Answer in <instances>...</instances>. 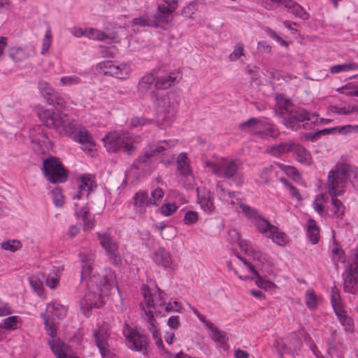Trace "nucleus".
<instances>
[{"mask_svg":"<svg viewBox=\"0 0 358 358\" xmlns=\"http://www.w3.org/2000/svg\"><path fill=\"white\" fill-rule=\"evenodd\" d=\"M79 257L82 262L81 283L87 289L80 301V311L90 317L93 308H99L104 303L103 295L108 294L112 288H118L115 273L110 268H104L101 273L97 271L93 252L80 251Z\"/></svg>","mask_w":358,"mask_h":358,"instance_id":"obj_1","label":"nucleus"},{"mask_svg":"<svg viewBox=\"0 0 358 358\" xmlns=\"http://www.w3.org/2000/svg\"><path fill=\"white\" fill-rule=\"evenodd\" d=\"M38 117L47 127L52 128L59 134L70 137L79 143L85 152H91L94 150L95 143L87 130L78 125L66 114L45 109L39 111Z\"/></svg>","mask_w":358,"mask_h":358,"instance_id":"obj_2","label":"nucleus"},{"mask_svg":"<svg viewBox=\"0 0 358 358\" xmlns=\"http://www.w3.org/2000/svg\"><path fill=\"white\" fill-rule=\"evenodd\" d=\"M231 206L236 208L237 212L242 213L245 217L251 220L257 230L266 238L271 239L273 243L280 246H285L288 242L287 236L280 231L278 227L271 224L258 214L257 210L246 205L238 197L236 201L231 199Z\"/></svg>","mask_w":358,"mask_h":358,"instance_id":"obj_3","label":"nucleus"},{"mask_svg":"<svg viewBox=\"0 0 358 358\" xmlns=\"http://www.w3.org/2000/svg\"><path fill=\"white\" fill-rule=\"evenodd\" d=\"M203 166L213 174L232 180L236 185L243 182V175L241 163L239 159H228L222 158L217 162L202 158Z\"/></svg>","mask_w":358,"mask_h":358,"instance_id":"obj_4","label":"nucleus"},{"mask_svg":"<svg viewBox=\"0 0 358 358\" xmlns=\"http://www.w3.org/2000/svg\"><path fill=\"white\" fill-rule=\"evenodd\" d=\"M151 96L159 127L164 129L171 126L177 113L178 102L175 96L170 93L159 95L152 92Z\"/></svg>","mask_w":358,"mask_h":358,"instance_id":"obj_5","label":"nucleus"},{"mask_svg":"<svg viewBox=\"0 0 358 358\" xmlns=\"http://www.w3.org/2000/svg\"><path fill=\"white\" fill-rule=\"evenodd\" d=\"M348 164L337 163L328 173L327 189L330 196H339L345 194L348 185Z\"/></svg>","mask_w":358,"mask_h":358,"instance_id":"obj_6","label":"nucleus"},{"mask_svg":"<svg viewBox=\"0 0 358 358\" xmlns=\"http://www.w3.org/2000/svg\"><path fill=\"white\" fill-rule=\"evenodd\" d=\"M144 301L140 306L143 312V320L145 327L152 334V338L159 350H164V346L161 337L159 329L157 327V320L153 315V301L151 300L149 291L147 289H143Z\"/></svg>","mask_w":358,"mask_h":358,"instance_id":"obj_7","label":"nucleus"},{"mask_svg":"<svg viewBox=\"0 0 358 358\" xmlns=\"http://www.w3.org/2000/svg\"><path fill=\"white\" fill-rule=\"evenodd\" d=\"M103 145L108 152H116L123 149L130 155L136 150L134 137L127 131H111L103 138Z\"/></svg>","mask_w":358,"mask_h":358,"instance_id":"obj_8","label":"nucleus"},{"mask_svg":"<svg viewBox=\"0 0 358 358\" xmlns=\"http://www.w3.org/2000/svg\"><path fill=\"white\" fill-rule=\"evenodd\" d=\"M343 276L345 292L352 294L358 293V248L349 257Z\"/></svg>","mask_w":358,"mask_h":358,"instance_id":"obj_9","label":"nucleus"},{"mask_svg":"<svg viewBox=\"0 0 358 358\" xmlns=\"http://www.w3.org/2000/svg\"><path fill=\"white\" fill-rule=\"evenodd\" d=\"M242 130L253 135H257L262 138H275L278 135L275 128L266 120L251 118L240 124Z\"/></svg>","mask_w":358,"mask_h":358,"instance_id":"obj_10","label":"nucleus"},{"mask_svg":"<svg viewBox=\"0 0 358 358\" xmlns=\"http://www.w3.org/2000/svg\"><path fill=\"white\" fill-rule=\"evenodd\" d=\"M93 336L102 358H119L108 350L110 328L108 323L99 320L93 329Z\"/></svg>","mask_w":358,"mask_h":358,"instance_id":"obj_11","label":"nucleus"},{"mask_svg":"<svg viewBox=\"0 0 358 358\" xmlns=\"http://www.w3.org/2000/svg\"><path fill=\"white\" fill-rule=\"evenodd\" d=\"M96 236L109 260H110L115 266L120 265L122 257L117 240L107 231L102 233L97 232Z\"/></svg>","mask_w":358,"mask_h":358,"instance_id":"obj_12","label":"nucleus"},{"mask_svg":"<svg viewBox=\"0 0 358 358\" xmlns=\"http://www.w3.org/2000/svg\"><path fill=\"white\" fill-rule=\"evenodd\" d=\"M42 171L45 178L52 183L62 182L66 180L67 173L60 161L54 157L43 161Z\"/></svg>","mask_w":358,"mask_h":358,"instance_id":"obj_13","label":"nucleus"},{"mask_svg":"<svg viewBox=\"0 0 358 358\" xmlns=\"http://www.w3.org/2000/svg\"><path fill=\"white\" fill-rule=\"evenodd\" d=\"M284 122L286 127L294 130L301 128V123H303V127L308 129L310 127L309 122L310 124L318 122V115L308 113L303 109H299L290 114L288 117H285Z\"/></svg>","mask_w":358,"mask_h":358,"instance_id":"obj_14","label":"nucleus"},{"mask_svg":"<svg viewBox=\"0 0 358 358\" xmlns=\"http://www.w3.org/2000/svg\"><path fill=\"white\" fill-rule=\"evenodd\" d=\"M100 73L114 76L120 80L127 79L131 71V65L127 63L114 64L111 61H103L96 65Z\"/></svg>","mask_w":358,"mask_h":358,"instance_id":"obj_15","label":"nucleus"},{"mask_svg":"<svg viewBox=\"0 0 358 358\" xmlns=\"http://www.w3.org/2000/svg\"><path fill=\"white\" fill-rule=\"evenodd\" d=\"M178 143L176 139H169L159 141L149 147V150L145 152L144 155L139 157L138 163L148 164L152 161V157H161L166 153Z\"/></svg>","mask_w":358,"mask_h":358,"instance_id":"obj_16","label":"nucleus"},{"mask_svg":"<svg viewBox=\"0 0 358 358\" xmlns=\"http://www.w3.org/2000/svg\"><path fill=\"white\" fill-rule=\"evenodd\" d=\"M123 335L125 337L126 344L130 349L143 352L147 350V338L140 334L136 328L125 324Z\"/></svg>","mask_w":358,"mask_h":358,"instance_id":"obj_17","label":"nucleus"},{"mask_svg":"<svg viewBox=\"0 0 358 358\" xmlns=\"http://www.w3.org/2000/svg\"><path fill=\"white\" fill-rule=\"evenodd\" d=\"M96 187L95 176L92 174H84L78 180L76 193L73 196V199H80L88 196Z\"/></svg>","mask_w":358,"mask_h":358,"instance_id":"obj_18","label":"nucleus"},{"mask_svg":"<svg viewBox=\"0 0 358 358\" xmlns=\"http://www.w3.org/2000/svg\"><path fill=\"white\" fill-rule=\"evenodd\" d=\"M205 327L208 330L209 336L215 343L217 348L227 350L229 348L227 334L225 331L218 329L210 321L206 322Z\"/></svg>","mask_w":358,"mask_h":358,"instance_id":"obj_19","label":"nucleus"},{"mask_svg":"<svg viewBox=\"0 0 358 358\" xmlns=\"http://www.w3.org/2000/svg\"><path fill=\"white\" fill-rule=\"evenodd\" d=\"M240 248L262 265H270L271 263L270 257L266 253L262 252L257 246L251 245L249 241L241 242Z\"/></svg>","mask_w":358,"mask_h":358,"instance_id":"obj_20","label":"nucleus"},{"mask_svg":"<svg viewBox=\"0 0 358 358\" xmlns=\"http://www.w3.org/2000/svg\"><path fill=\"white\" fill-rule=\"evenodd\" d=\"M180 78V73L178 70L170 72L163 71L155 76V86L159 90H166L172 86Z\"/></svg>","mask_w":358,"mask_h":358,"instance_id":"obj_21","label":"nucleus"},{"mask_svg":"<svg viewBox=\"0 0 358 358\" xmlns=\"http://www.w3.org/2000/svg\"><path fill=\"white\" fill-rule=\"evenodd\" d=\"M191 161L186 152H181L176 159L177 171L190 183L194 181Z\"/></svg>","mask_w":358,"mask_h":358,"instance_id":"obj_22","label":"nucleus"},{"mask_svg":"<svg viewBox=\"0 0 358 358\" xmlns=\"http://www.w3.org/2000/svg\"><path fill=\"white\" fill-rule=\"evenodd\" d=\"M144 289H147L149 291V295L153 301V310L155 309L158 314H162V308L166 301V294L157 287L152 289L148 285H143L141 287V294L143 297Z\"/></svg>","mask_w":358,"mask_h":358,"instance_id":"obj_23","label":"nucleus"},{"mask_svg":"<svg viewBox=\"0 0 358 358\" xmlns=\"http://www.w3.org/2000/svg\"><path fill=\"white\" fill-rule=\"evenodd\" d=\"M49 345L57 358H79L70 348L59 338H52Z\"/></svg>","mask_w":358,"mask_h":358,"instance_id":"obj_24","label":"nucleus"},{"mask_svg":"<svg viewBox=\"0 0 358 358\" xmlns=\"http://www.w3.org/2000/svg\"><path fill=\"white\" fill-rule=\"evenodd\" d=\"M150 257L157 266L162 267L164 269H174L171 255L164 248H158L152 253Z\"/></svg>","mask_w":358,"mask_h":358,"instance_id":"obj_25","label":"nucleus"},{"mask_svg":"<svg viewBox=\"0 0 358 358\" xmlns=\"http://www.w3.org/2000/svg\"><path fill=\"white\" fill-rule=\"evenodd\" d=\"M134 210L140 214L145 213L148 206H152L148 193L145 191H138L133 196Z\"/></svg>","mask_w":358,"mask_h":358,"instance_id":"obj_26","label":"nucleus"},{"mask_svg":"<svg viewBox=\"0 0 358 358\" xmlns=\"http://www.w3.org/2000/svg\"><path fill=\"white\" fill-rule=\"evenodd\" d=\"M155 71L145 74L138 81L137 92L141 96L151 92L154 83H155Z\"/></svg>","mask_w":358,"mask_h":358,"instance_id":"obj_27","label":"nucleus"},{"mask_svg":"<svg viewBox=\"0 0 358 358\" xmlns=\"http://www.w3.org/2000/svg\"><path fill=\"white\" fill-rule=\"evenodd\" d=\"M32 50L27 48L12 47L8 50V55L15 63L27 60L31 55Z\"/></svg>","mask_w":358,"mask_h":358,"instance_id":"obj_28","label":"nucleus"},{"mask_svg":"<svg viewBox=\"0 0 358 358\" xmlns=\"http://www.w3.org/2000/svg\"><path fill=\"white\" fill-rule=\"evenodd\" d=\"M66 313V308L65 306L61 305L57 301H52L47 304L46 311L43 314H45L47 317L52 320L64 318Z\"/></svg>","mask_w":358,"mask_h":358,"instance_id":"obj_29","label":"nucleus"},{"mask_svg":"<svg viewBox=\"0 0 358 358\" xmlns=\"http://www.w3.org/2000/svg\"><path fill=\"white\" fill-rule=\"evenodd\" d=\"M337 318L342 325L344 331L347 333H353L355 331V323L353 319L347 313L344 308L337 309L334 311Z\"/></svg>","mask_w":358,"mask_h":358,"instance_id":"obj_30","label":"nucleus"},{"mask_svg":"<svg viewBox=\"0 0 358 358\" xmlns=\"http://www.w3.org/2000/svg\"><path fill=\"white\" fill-rule=\"evenodd\" d=\"M198 202L206 213L210 214L215 210L213 196L209 191L198 190Z\"/></svg>","mask_w":358,"mask_h":358,"instance_id":"obj_31","label":"nucleus"},{"mask_svg":"<svg viewBox=\"0 0 358 358\" xmlns=\"http://www.w3.org/2000/svg\"><path fill=\"white\" fill-rule=\"evenodd\" d=\"M292 152L296 159L301 164L310 165L312 163V157L310 152L303 146L293 143Z\"/></svg>","mask_w":358,"mask_h":358,"instance_id":"obj_32","label":"nucleus"},{"mask_svg":"<svg viewBox=\"0 0 358 358\" xmlns=\"http://www.w3.org/2000/svg\"><path fill=\"white\" fill-rule=\"evenodd\" d=\"M153 25L155 28H160L164 30L169 29L173 22V17L171 15L158 14L152 15Z\"/></svg>","mask_w":358,"mask_h":358,"instance_id":"obj_33","label":"nucleus"},{"mask_svg":"<svg viewBox=\"0 0 358 358\" xmlns=\"http://www.w3.org/2000/svg\"><path fill=\"white\" fill-rule=\"evenodd\" d=\"M87 72H79L76 74L62 76L59 82L62 86L71 87L83 83L81 77H87Z\"/></svg>","mask_w":358,"mask_h":358,"instance_id":"obj_34","label":"nucleus"},{"mask_svg":"<svg viewBox=\"0 0 358 358\" xmlns=\"http://www.w3.org/2000/svg\"><path fill=\"white\" fill-rule=\"evenodd\" d=\"M38 88L41 94L48 103H55V92L48 82L40 80L38 84Z\"/></svg>","mask_w":358,"mask_h":358,"instance_id":"obj_35","label":"nucleus"},{"mask_svg":"<svg viewBox=\"0 0 358 358\" xmlns=\"http://www.w3.org/2000/svg\"><path fill=\"white\" fill-rule=\"evenodd\" d=\"M289 11L296 17L306 20L309 18V15L306 12L304 8L294 0H287L284 5Z\"/></svg>","mask_w":358,"mask_h":358,"instance_id":"obj_36","label":"nucleus"},{"mask_svg":"<svg viewBox=\"0 0 358 358\" xmlns=\"http://www.w3.org/2000/svg\"><path fill=\"white\" fill-rule=\"evenodd\" d=\"M255 281V285L261 289H264L266 292H274L277 286L273 282L264 279L257 271L251 278Z\"/></svg>","mask_w":358,"mask_h":358,"instance_id":"obj_37","label":"nucleus"},{"mask_svg":"<svg viewBox=\"0 0 358 358\" xmlns=\"http://www.w3.org/2000/svg\"><path fill=\"white\" fill-rule=\"evenodd\" d=\"M306 235L313 244H316L320 238V228L316 222L309 220L307 222Z\"/></svg>","mask_w":358,"mask_h":358,"instance_id":"obj_38","label":"nucleus"},{"mask_svg":"<svg viewBox=\"0 0 358 358\" xmlns=\"http://www.w3.org/2000/svg\"><path fill=\"white\" fill-rule=\"evenodd\" d=\"M358 70V64L350 60L343 64H339L332 66L329 71L332 74H337L343 72L354 71Z\"/></svg>","mask_w":358,"mask_h":358,"instance_id":"obj_39","label":"nucleus"},{"mask_svg":"<svg viewBox=\"0 0 358 358\" xmlns=\"http://www.w3.org/2000/svg\"><path fill=\"white\" fill-rule=\"evenodd\" d=\"M331 197V204L328 210V214L329 216L335 217H341L344 214L345 206L343 203L338 199L337 196Z\"/></svg>","mask_w":358,"mask_h":358,"instance_id":"obj_40","label":"nucleus"},{"mask_svg":"<svg viewBox=\"0 0 358 358\" xmlns=\"http://www.w3.org/2000/svg\"><path fill=\"white\" fill-rule=\"evenodd\" d=\"M293 143H282L275 145L268 150L271 155L280 157L282 155L292 151Z\"/></svg>","mask_w":358,"mask_h":358,"instance_id":"obj_41","label":"nucleus"},{"mask_svg":"<svg viewBox=\"0 0 358 358\" xmlns=\"http://www.w3.org/2000/svg\"><path fill=\"white\" fill-rule=\"evenodd\" d=\"M216 192L218 197L224 202L231 205V199L236 201L238 199L237 193L234 192L227 191L221 183H217L216 187Z\"/></svg>","mask_w":358,"mask_h":358,"instance_id":"obj_42","label":"nucleus"},{"mask_svg":"<svg viewBox=\"0 0 358 358\" xmlns=\"http://www.w3.org/2000/svg\"><path fill=\"white\" fill-rule=\"evenodd\" d=\"M86 37L94 41H104L106 39L114 40L113 37H109L105 32L96 28H87Z\"/></svg>","mask_w":358,"mask_h":358,"instance_id":"obj_43","label":"nucleus"},{"mask_svg":"<svg viewBox=\"0 0 358 358\" xmlns=\"http://www.w3.org/2000/svg\"><path fill=\"white\" fill-rule=\"evenodd\" d=\"M152 120L144 117L134 116L128 120L130 129H141L144 126L150 124Z\"/></svg>","mask_w":358,"mask_h":358,"instance_id":"obj_44","label":"nucleus"},{"mask_svg":"<svg viewBox=\"0 0 358 358\" xmlns=\"http://www.w3.org/2000/svg\"><path fill=\"white\" fill-rule=\"evenodd\" d=\"M131 23L132 26L154 27L152 15L148 13L134 18Z\"/></svg>","mask_w":358,"mask_h":358,"instance_id":"obj_45","label":"nucleus"},{"mask_svg":"<svg viewBox=\"0 0 358 358\" xmlns=\"http://www.w3.org/2000/svg\"><path fill=\"white\" fill-rule=\"evenodd\" d=\"M21 323V319L19 316H10L5 318L2 321V326L0 327V331H2V328L13 330L18 328Z\"/></svg>","mask_w":358,"mask_h":358,"instance_id":"obj_46","label":"nucleus"},{"mask_svg":"<svg viewBox=\"0 0 358 358\" xmlns=\"http://www.w3.org/2000/svg\"><path fill=\"white\" fill-rule=\"evenodd\" d=\"M330 111L339 115L352 114V105L347 103L341 102L330 107Z\"/></svg>","mask_w":358,"mask_h":358,"instance_id":"obj_47","label":"nucleus"},{"mask_svg":"<svg viewBox=\"0 0 358 358\" xmlns=\"http://www.w3.org/2000/svg\"><path fill=\"white\" fill-rule=\"evenodd\" d=\"M331 303L334 309V311L344 308L342 303L340 295L339 289L336 286L331 287Z\"/></svg>","mask_w":358,"mask_h":358,"instance_id":"obj_48","label":"nucleus"},{"mask_svg":"<svg viewBox=\"0 0 358 358\" xmlns=\"http://www.w3.org/2000/svg\"><path fill=\"white\" fill-rule=\"evenodd\" d=\"M182 309V304L178 302L176 300H173V299H171L169 302L165 303V305H164L163 308H162V312L163 310L166 312H177V313H181ZM162 316H164V315L162 313L160 314Z\"/></svg>","mask_w":358,"mask_h":358,"instance_id":"obj_49","label":"nucleus"},{"mask_svg":"<svg viewBox=\"0 0 358 358\" xmlns=\"http://www.w3.org/2000/svg\"><path fill=\"white\" fill-rule=\"evenodd\" d=\"M338 90L341 94L346 96L358 97V85L355 83H348L339 88Z\"/></svg>","mask_w":358,"mask_h":358,"instance_id":"obj_50","label":"nucleus"},{"mask_svg":"<svg viewBox=\"0 0 358 358\" xmlns=\"http://www.w3.org/2000/svg\"><path fill=\"white\" fill-rule=\"evenodd\" d=\"M41 317L45 320V327L47 334L53 338H55V337L57 335V327L55 322L53 321L54 320L47 317L45 314H41Z\"/></svg>","mask_w":358,"mask_h":358,"instance_id":"obj_51","label":"nucleus"},{"mask_svg":"<svg viewBox=\"0 0 358 358\" xmlns=\"http://www.w3.org/2000/svg\"><path fill=\"white\" fill-rule=\"evenodd\" d=\"M328 352L329 355H333L336 350H338L340 341L337 338V332L334 331L331 333L328 340Z\"/></svg>","mask_w":358,"mask_h":358,"instance_id":"obj_52","label":"nucleus"},{"mask_svg":"<svg viewBox=\"0 0 358 358\" xmlns=\"http://www.w3.org/2000/svg\"><path fill=\"white\" fill-rule=\"evenodd\" d=\"M52 201L56 207H62L64 203V196L62 189L59 187H55L51 191Z\"/></svg>","mask_w":358,"mask_h":358,"instance_id":"obj_53","label":"nucleus"},{"mask_svg":"<svg viewBox=\"0 0 358 358\" xmlns=\"http://www.w3.org/2000/svg\"><path fill=\"white\" fill-rule=\"evenodd\" d=\"M164 196V192L163 189L160 187L153 188L151 191V201L152 206H158Z\"/></svg>","mask_w":358,"mask_h":358,"instance_id":"obj_54","label":"nucleus"},{"mask_svg":"<svg viewBox=\"0 0 358 358\" xmlns=\"http://www.w3.org/2000/svg\"><path fill=\"white\" fill-rule=\"evenodd\" d=\"M199 2L198 1H193L183 8V14L189 18H193V15L196 13L199 9Z\"/></svg>","mask_w":358,"mask_h":358,"instance_id":"obj_55","label":"nucleus"},{"mask_svg":"<svg viewBox=\"0 0 358 358\" xmlns=\"http://www.w3.org/2000/svg\"><path fill=\"white\" fill-rule=\"evenodd\" d=\"M178 208V206L175 203H166L161 206L159 211L162 215L168 217L176 212Z\"/></svg>","mask_w":358,"mask_h":358,"instance_id":"obj_56","label":"nucleus"},{"mask_svg":"<svg viewBox=\"0 0 358 358\" xmlns=\"http://www.w3.org/2000/svg\"><path fill=\"white\" fill-rule=\"evenodd\" d=\"M318 302V298L315 292L311 289H308L306 292V304L310 309L316 308Z\"/></svg>","mask_w":358,"mask_h":358,"instance_id":"obj_57","label":"nucleus"},{"mask_svg":"<svg viewBox=\"0 0 358 358\" xmlns=\"http://www.w3.org/2000/svg\"><path fill=\"white\" fill-rule=\"evenodd\" d=\"M274 346L279 354L280 358H282L284 353H289L291 352L290 348L287 346L283 338H277L275 341Z\"/></svg>","mask_w":358,"mask_h":358,"instance_id":"obj_58","label":"nucleus"},{"mask_svg":"<svg viewBox=\"0 0 358 358\" xmlns=\"http://www.w3.org/2000/svg\"><path fill=\"white\" fill-rule=\"evenodd\" d=\"M29 283L34 292L41 296L43 294V282L36 276H31L29 278Z\"/></svg>","mask_w":358,"mask_h":358,"instance_id":"obj_59","label":"nucleus"},{"mask_svg":"<svg viewBox=\"0 0 358 358\" xmlns=\"http://www.w3.org/2000/svg\"><path fill=\"white\" fill-rule=\"evenodd\" d=\"M348 180L352 185L358 189V168L352 167L348 164Z\"/></svg>","mask_w":358,"mask_h":358,"instance_id":"obj_60","label":"nucleus"},{"mask_svg":"<svg viewBox=\"0 0 358 358\" xmlns=\"http://www.w3.org/2000/svg\"><path fill=\"white\" fill-rule=\"evenodd\" d=\"M244 55V45L243 43H237L233 52L229 55V59L231 62L238 60L241 56Z\"/></svg>","mask_w":358,"mask_h":358,"instance_id":"obj_61","label":"nucleus"},{"mask_svg":"<svg viewBox=\"0 0 358 358\" xmlns=\"http://www.w3.org/2000/svg\"><path fill=\"white\" fill-rule=\"evenodd\" d=\"M324 196L323 194H319L316 196L313 202V207L314 210L317 212L320 215L324 212Z\"/></svg>","mask_w":358,"mask_h":358,"instance_id":"obj_62","label":"nucleus"},{"mask_svg":"<svg viewBox=\"0 0 358 358\" xmlns=\"http://www.w3.org/2000/svg\"><path fill=\"white\" fill-rule=\"evenodd\" d=\"M21 247V243L17 240H11L4 241L1 243V248L6 250L15 252L19 250Z\"/></svg>","mask_w":358,"mask_h":358,"instance_id":"obj_63","label":"nucleus"},{"mask_svg":"<svg viewBox=\"0 0 358 358\" xmlns=\"http://www.w3.org/2000/svg\"><path fill=\"white\" fill-rule=\"evenodd\" d=\"M332 259L335 262L343 263L345 257L343 251L338 246L335 245L331 249Z\"/></svg>","mask_w":358,"mask_h":358,"instance_id":"obj_64","label":"nucleus"}]
</instances>
